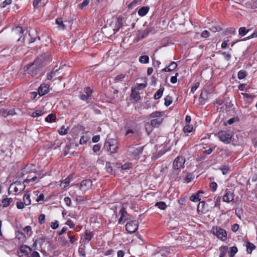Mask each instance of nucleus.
<instances>
[{"label": "nucleus", "mask_w": 257, "mask_h": 257, "mask_svg": "<svg viewBox=\"0 0 257 257\" xmlns=\"http://www.w3.org/2000/svg\"><path fill=\"white\" fill-rule=\"evenodd\" d=\"M155 206L162 210H165L167 208L166 204L162 201L156 203Z\"/></svg>", "instance_id": "obj_34"}, {"label": "nucleus", "mask_w": 257, "mask_h": 257, "mask_svg": "<svg viewBox=\"0 0 257 257\" xmlns=\"http://www.w3.org/2000/svg\"><path fill=\"white\" fill-rule=\"evenodd\" d=\"M227 249H228V248L227 246H221L219 248V251H220L219 257H224L227 252Z\"/></svg>", "instance_id": "obj_29"}, {"label": "nucleus", "mask_w": 257, "mask_h": 257, "mask_svg": "<svg viewBox=\"0 0 257 257\" xmlns=\"http://www.w3.org/2000/svg\"><path fill=\"white\" fill-rule=\"evenodd\" d=\"M163 112L157 111L153 112L147 117V118L152 119L144 124L145 131L148 135L153 132L154 128H158L161 125L163 121Z\"/></svg>", "instance_id": "obj_1"}, {"label": "nucleus", "mask_w": 257, "mask_h": 257, "mask_svg": "<svg viewBox=\"0 0 257 257\" xmlns=\"http://www.w3.org/2000/svg\"><path fill=\"white\" fill-rule=\"evenodd\" d=\"M12 0H5L0 5V7L1 8H5L7 6L10 5L12 4Z\"/></svg>", "instance_id": "obj_43"}, {"label": "nucleus", "mask_w": 257, "mask_h": 257, "mask_svg": "<svg viewBox=\"0 0 257 257\" xmlns=\"http://www.w3.org/2000/svg\"><path fill=\"white\" fill-rule=\"evenodd\" d=\"M89 139V138L87 136L83 135L80 140L79 143L81 145L85 144Z\"/></svg>", "instance_id": "obj_42"}, {"label": "nucleus", "mask_w": 257, "mask_h": 257, "mask_svg": "<svg viewBox=\"0 0 257 257\" xmlns=\"http://www.w3.org/2000/svg\"><path fill=\"white\" fill-rule=\"evenodd\" d=\"M93 237V234L91 232H86L85 233V239L88 241H89L91 240Z\"/></svg>", "instance_id": "obj_48"}, {"label": "nucleus", "mask_w": 257, "mask_h": 257, "mask_svg": "<svg viewBox=\"0 0 257 257\" xmlns=\"http://www.w3.org/2000/svg\"><path fill=\"white\" fill-rule=\"evenodd\" d=\"M39 181L38 177L37 176H35L33 177H32L30 179L27 178L25 180V182H33L35 181Z\"/></svg>", "instance_id": "obj_57"}, {"label": "nucleus", "mask_w": 257, "mask_h": 257, "mask_svg": "<svg viewBox=\"0 0 257 257\" xmlns=\"http://www.w3.org/2000/svg\"><path fill=\"white\" fill-rule=\"evenodd\" d=\"M13 199L12 198H7L4 199L2 200V204L3 207H7L9 206L10 204L12 202Z\"/></svg>", "instance_id": "obj_23"}, {"label": "nucleus", "mask_w": 257, "mask_h": 257, "mask_svg": "<svg viewBox=\"0 0 257 257\" xmlns=\"http://www.w3.org/2000/svg\"><path fill=\"white\" fill-rule=\"evenodd\" d=\"M141 1V0H134L132 3H131L128 5V8L129 9H131L134 7L136 6V5H137V4L139 2H140Z\"/></svg>", "instance_id": "obj_51"}, {"label": "nucleus", "mask_w": 257, "mask_h": 257, "mask_svg": "<svg viewBox=\"0 0 257 257\" xmlns=\"http://www.w3.org/2000/svg\"><path fill=\"white\" fill-rule=\"evenodd\" d=\"M248 32V30L245 27H241L238 30V33L240 37L244 36Z\"/></svg>", "instance_id": "obj_35"}, {"label": "nucleus", "mask_w": 257, "mask_h": 257, "mask_svg": "<svg viewBox=\"0 0 257 257\" xmlns=\"http://www.w3.org/2000/svg\"><path fill=\"white\" fill-rule=\"evenodd\" d=\"M131 167V164L130 163H125L121 166V170H126L129 169Z\"/></svg>", "instance_id": "obj_53"}, {"label": "nucleus", "mask_w": 257, "mask_h": 257, "mask_svg": "<svg viewBox=\"0 0 257 257\" xmlns=\"http://www.w3.org/2000/svg\"><path fill=\"white\" fill-rule=\"evenodd\" d=\"M84 91L86 94L88 95L90 97L91 96L92 90L90 87H85L84 89Z\"/></svg>", "instance_id": "obj_55"}, {"label": "nucleus", "mask_w": 257, "mask_h": 257, "mask_svg": "<svg viewBox=\"0 0 257 257\" xmlns=\"http://www.w3.org/2000/svg\"><path fill=\"white\" fill-rule=\"evenodd\" d=\"M64 202L68 206H70L71 204V200L69 197H66L64 198Z\"/></svg>", "instance_id": "obj_60"}, {"label": "nucleus", "mask_w": 257, "mask_h": 257, "mask_svg": "<svg viewBox=\"0 0 257 257\" xmlns=\"http://www.w3.org/2000/svg\"><path fill=\"white\" fill-rule=\"evenodd\" d=\"M149 7H143L138 11V14L141 17L145 16L149 11Z\"/></svg>", "instance_id": "obj_21"}, {"label": "nucleus", "mask_w": 257, "mask_h": 257, "mask_svg": "<svg viewBox=\"0 0 257 257\" xmlns=\"http://www.w3.org/2000/svg\"><path fill=\"white\" fill-rule=\"evenodd\" d=\"M23 230L28 235L29 233L32 231V228L30 226H27L23 229Z\"/></svg>", "instance_id": "obj_63"}, {"label": "nucleus", "mask_w": 257, "mask_h": 257, "mask_svg": "<svg viewBox=\"0 0 257 257\" xmlns=\"http://www.w3.org/2000/svg\"><path fill=\"white\" fill-rule=\"evenodd\" d=\"M237 248L236 246L230 247L229 251L228 252L229 257H233L235 254L237 252Z\"/></svg>", "instance_id": "obj_28"}, {"label": "nucleus", "mask_w": 257, "mask_h": 257, "mask_svg": "<svg viewBox=\"0 0 257 257\" xmlns=\"http://www.w3.org/2000/svg\"><path fill=\"white\" fill-rule=\"evenodd\" d=\"M20 251L22 253H24L26 254H28L31 252V249L30 247L27 245H22L20 247Z\"/></svg>", "instance_id": "obj_25"}, {"label": "nucleus", "mask_w": 257, "mask_h": 257, "mask_svg": "<svg viewBox=\"0 0 257 257\" xmlns=\"http://www.w3.org/2000/svg\"><path fill=\"white\" fill-rule=\"evenodd\" d=\"M229 42L230 40L229 39H227V40L223 41L221 44V48L223 49L226 48L227 45L229 44Z\"/></svg>", "instance_id": "obj_54"}, {"label": "nucleus", "mask_w": 257, "mask_h": 257, "mask_svg": "<svg viewBox=\"0 0 257 257\" xmlns=\"http://www.w3.org/2000/svg\"><path fill=\"white\" fill-rule=\"evenodd\" d=\"M139 61L144 64H147L149 62V58L147 55H143L139 58Z\"/></svg>", "instance_id": "obj_31"}, {"label": "nucleus", "mask_w": 257, "mask_h": 257, "mask_svg": "<svg viewBox=\"0 0 257 257\" xmlns=\"http://www.w3.org/2000/svg\"><path fill=\"white\" fill-rule=\"evenodd\" d=\"M209 187L213 192H215L216 190L217 184L216 182H212L209 184Z\"/></svg>", "instance_id": "obj_45"}, {"label": "nucleus", "mask_w": 257, "mask_h": 257, "mask_svg": "<svg viewBox=\"0 0 257 257\" xmlns=\"http://www.w3.org/2000/svg\"><path fill=\"white\" fill-rule=\"evenodd\" d=\"M0 114H2L3 116L6 117L8 115L12 114V111L11 112L10 111L8 112L7 109H1Z\"/></svg>", "instance_id": "obj_44"}, {"label": "nucleus", "mask_w": 257, "mask_h": 257, "mask_svg": "<svg viewBox=\"0 0 257 257\" xmlns=\"http://www.w3.org/2000/svg\"><path fill=\"white\" fill-rule=\"evenodd\" d=\"M199 86V82L195 83L193 85V86L192 87L191 89V91L192 93H194L195 92V91L198 88Z\"/></svg>", "instance_id": "obj_61"}, {"label": "nucleus", "mask_w": 257, "mask_h": 257, "mask_svg": "<svg viewBox=\"0 0 257 257\" xmlns=\"http://www.w3.org/2000/svg\"><path fill=\"white\" fill-rule=\"evenodd\" d=\"M247 8L253 9L257 8V0H250L245 3Z\"/></svg>", "instance_id": "obj_17"}, {"label": "nucleus", "mask_w": 257, "mask_h": 257, "mask_svg": "<svg viewBox=\"0 0 257 257\" xmlns=\"http://www.w3.org/2000/svg\"><path fill=\"white\" fill-rule=\"evenodd\" d=\"M12 33L14 37L17 38L18 37L19 38L18 39V41H20L21 38L23 36V28L21 27H16L15 28H13L12 29Z\"/></svg>", "instance_id": "obj_11"}, {"label": "nucleus", "mask_w": 257, "mask_h": 257, "mask_svg": "<svg viewBox=\"0 0 257 257\" xmlns=\"http://www.w3.org/2000/svg\"><path fill=\"white\" fill-rule=\"evenodd\" d=\"M119 214L120 215L118 219L119 224H123L125 220H127L130 219V216L124 208H122L119 210Z\"/></svg>", "instance_id": "obj_10"}, {"label": "nucleus", "mask_w": 257, "mask_h": 257, "mask_svg": "<svg viewBox=\"0 0 257 257\" xmlns=\"http://www.w3.org/2000/svg\"><path fill=\"white\" fill-rule=\"evenodd\" d=\"M209 32L206 31V30H204L203 31L201 34V36L202 37V38H206L207 37H208L209 36Z\"/></svg>", "instance_id": "obj_64"}, {"label": "nucleus", "mask_w": 257, "mask_h": 257, "mask_svg": "<svg viewBox=\"0 0 257 257\" xmlns=\"http://www.w3.org/2000/svg\"><path fill=\"white\" fill-rule=\"evenodd\" d=\"M48 0H34L33 5L34 8H37L45 6Z\"/></svg>", "instance_id": "obj_16"}, {"label": "nucleus", "mask_w": 257, "mask_h": 257, "mask_svg": "<svg viewBox=\"0 0 257 257\" xmlns=\"http://www.w3.org/2000/svg\"><path fill=\"white\" fill-rule=\"evenodd\" d=\"M24 203L26 205H29L31 204L30 196L29 194H25L23 197Z\"/></svg>", "instance_id": "obj_32"}, {"label": "nucleus", "mask_w": 257, "mask_h": 257, "mask_svg": "<svg viewBox=\"0 0 257 257\" xmlns=\"http://www.w3.org/2000/svg\"><path fill=\"white\" fill-rule=\"evenodd\" d=\"M89 3V0H83V2L79 5V8L82 9L86 7Z\"/></svg>", "instance_id": "obj_49"}, {"label": "nucleus", "mask_w": 257, "mask_h": 257, "mask_svg": "<svg viewBox=\"0 0 257 257\" xmlns=\"http://www.w3.org/2000/svg\"><path fill=\"white\" fill-rule=\"evenodd\" d=\"M56 24L58 25V29L60 30H64L66 25L64 24L61 18H58L56 20Z\"/></svg>", "instance_id": "obj_18"}, {"label": "nucleus", "mask_w": 257, "mask_h": 257, "mask_svg": "<svg viewBox=\"0 0 257 257\" xmlns=\"http://www.w3.org/2000/svg\"><path fill=\"white\" fill-rule=\"evenodd\" d=\"M183 130L185 133H191L193 131V127L188 124H186V125L184 126Z\"/></svg>", "instance_id": "obj_47"}, {"label": "nucleus", "mask_w": 257, "mask_h": 257, "mask_svg": "<svg viewBox=\"0 0 257 257\" xmlns=\"http://www.w3.org/2000/svg\"><path fill=\"white\" fill-rule=\"evenodd\" d=\"M172 102V98L169 95H167L165 98V105L167 106H169Z\"/></svg>", "instance_id": "obj_38"}, {"label": "nucleus", "mask_w": 257, "mask_h": 257, "mask_svg": "<svg viewBox=\"0 0 257 257\" xmlns=\"http://www.w3.org/2000/svg\"><path fill=\"white\" fill-rule=\"evenodd\" d=\"M185 162V159L182 157H178L174 161L173 167L175 170L181 168Z\"/></svg>", "instance_id": "obj_7"}, {"label": "nucleus", "mask_w": 257, "mask_h": 257, "mask_svg": "<svg viewBox=\"0 0 257 257\" xmlns=\"http://www.w3.org/2000/svg\"><path fill=\"white\" fill-rule=\"evenodd\" d=\"M223 201L226 203H230L234 200V193L233 191L226 189L225 194L222 197Z\"/></svg>", "instance_id": "obj_9"}, {"label": "nucleus", "mask_w": 257, "mask_h": 257, "mask_svg": "<svg viewBox=\"0 0 257 257\" xmlns=\"http://www.w3.org/2000/svg\"><path fill=\"white\" fill-rule=\"evenodd\" d=\"M50 226L52 228L55 229L59 226L58 221H55L51 223Z\"/></svg>", "instance_id": "obj_56"}, {"label": "nucleus", "mask_w": 257, "mask_h": 257, "mask_svg": "<svg viewBox=\"0 0 257 257\" xmlns=\"http://www.w3.org/2000/svg\"><path fill=\"white\" fill-rule=\"evenodd\" d=\"M44 114V112L41 110H36L35 111L33 112L31 116L35 118L37 117L40 116H42Z\"/></svg>", "instance_id": "obj_33"}, {"label": "nucleus", "mask_w": 257, "mask_h": 257, "mask_svg": "<svg viewBox=\"0 0 257 257\" xmlns=\"http://www.w3.org/2000/svg\"><path fill=\"white\" fill-rule=\"evenodd\" d=\"M235 118H231L228 119L226 122L224 123V125L227 126V125H230L232 124L235 122Z\"/></svg>", "instance_id": "obj_58"}, {"label": "nucleus", "mask_w": 257, "mask_h": 257, "mask_svg": "<svg viewBox=\"0 0 257 257\" xmlns=\"http://www.w3.org/2000/svg\"><path fill=\"white\" fill-rule=\"evenodd\" d=\"M70 149V146L69 145H67L63 150V155L64 156H66L68 154L69 151Z\"/></svg>", "instance_id": "obj_52"}, {"label": "nucleus", "mask_w": 257, "mask_h": 257, "mask_svg": "<svg viewBox=\"0 0 257 257\" xmlns=\"http://www.w3.org/2000/svg\"><path fill=\"white\" fill-rule=\"evenodd\" d=\"M223 175H225L228 173L229 170V167L227 165H223L222 166L220 169Z\"/></svg>", "instance_id": "obj_40"}, {"label": "nucleus", "mask_w": 257, "mask_h": 257, "mask_svg": "<svg viewBox=\"0 0 257 257\" xmlns=\"http://www.w3.org/2000/svg\"><path fill=\"white\" fill-rule=\"evenodd\" d=\"M68 130L65 126H62L59 131V134L61 135H64L67 133Z\"/></svg>", "instance_id": "obj_46"}, {"label": "nucleus", "mask_w": 257, "mask_h": 257, "mask_svg": "<svg viewBox=\"0 0 257 257\" xmlns=\"http://www.w3.org/2000/svg\"><path fill=\"white\" fill-rule=\"evenodd\" d=\"M45 216L44 214H41L39 217V222L40 223L42 224L45 222Z\"/></svg>", "instance_id": "obj_62"}, {"label": "nucleus", "mask_w": 257, "mask_h": 257, "mask_svg": "<svg viewBox=\"0 0 257 257\" xmlns=\"http://www.w3.org/2000/svg\"><path fill=\"white\" fill-rule=\"evenodd\" d=\"M56 119V115L55 114L51 113L49 114L46 118L45 120L48 122H52L55 121Z\"/></svg>", "instance_id": "obj_24"}, {"label": "nucleus", "mask_w": 257, "mask_h": 257, "mask_svg": "<svg viewBox=\"0 0 257 257\" xmlns=\"http://www.w3.org/2000/svg\"><path fill=\"white\" fill-rule=\"evenodd\" d=\"M65 224L69 226L70 228H74V226H75V224L70 219L67 220V221L65 223Z\"/></svg>", "instance_id": "obj_59"}, {"label": "nucleus", "mask_w": 257, "mask_h": 257, "mask_svg": "<svg viewBox=\"0 0 257 257\" xmlns=\"http://www.w3.org/2000/svg\"><path fill=\"white\" fill-rule=\"evenodd\" d=\"M129 152L132 154L135 159H139L140 155L143 152V148L141 147L130 148Z\"/></svg>", "instance_id": "obj_8"}, {"label": "nucleus", "mask_w": 257, "mask_h": 257, "mask_svg": "<svg viewBox=\"0 0 257 257\" xmlns=\"http://www.w3.org/2000/svg\"><path fill=\"white\" fill-rule=\"evenodd\" d=\"M149 34V31H144L142 33H140L139 36L141 39H144L148 36Z\"/></svg>", "instance_id": "obj_50"}, {"label": "nucleus", "mask_w": 257, "mask_h": 257, "mask_svg": "<svg viewBox=\"0 0 257 257\" xmlns=\"http://www.w3.org/2000/svg\"><path fill=\"white\" fill-rule=\"evenodd\" d=\"M40 96H43L49 92V86L47 84H41L38 90Z\"/></svg>", "instance_id": "obj_12"}, {"label": "nucleus", "mask_w": 257, "mask_h": 257, "mask_svg": "<svg viewBox=\"0 0 257 257\" xmlns=\"http://www.w3.org/2000/svg\"><path fill=\"white\" fill-rule=\"evenodd\" d=\"M246 251L248 253L251 254L252 251L255 248V245L249 242H247L246 244Z\"/></svg>", "instance_id": "obj_22"}, {"label": "nucleus", "mask_w": 257, "mask_h": 257, "mask_svg": "<svg viewBox=\"0 0 257 257\" xmlns=\"http://www.w3.org/2000/svg\"><path fill=\"white\" fill-rule=\"evenodd\" d=\"M44 60L43 57L38 58L33 63L25 67L24 71L32 76H35L41 69Z\"/></svg>", "instance_id": "obj_2"}, {"label": "nucleus", "mask_w": 257, "mask_h": 257, "mask_svg": "<svg viewBox=\"0 0 257 257\" xmlns=\"http://www.w3.org/2000/svg\"><path fill=\"white\" fill-rule=\"evenodd\" d=\"M92 182L91 180H84L81 182L79 185V189L82 192H85L92 187Z\"/></svg>", "instance_id": "obj_6"}, {"label": "nucleus", "mask_w": 257, "mask_h": 257, "mask_svg": "<svg viewBox=\"0 0 257 257\" xmlns=\"http://www.w3.org/2000/svg\"><path fill=\"white\" fill-rule=\"evenodd\" d=\"M232 135L228 131H221L218 133V137L220 141L228 144L231 142Z\"/></svg>", "instance_id": "obj_3"}, {"label": "nucleus", "mask_w": 257, "mask_h": 257, "mask_svg": "<svg viewBox=\"0 0 257 257\" xmlns=\"http://www.w3.org/2000/svg\"><path fill=\"white\" fill-rule=\"evenodd\" d=\"M208 94L209 93L207 91H202L200 94L199 98L203 100H207L208 99Z\"/></svg>", "instance_id": "obj_39"}, {"label": "nucleus", "mask_w": 257, "mask_h": 257, "mask_svg": "<svg viewBox=\"0 0 257 257\" xmlns=\"http://www.w3.org/2000/svg\"><path fill=\"white\" fill-rule=\"evenodd\" d=\"M71 178L70 177H68L65 179L63 180L61 183V187L62 188H65L66 187H67L70 182Z\"/></svg>", "instance_id": "obj_26"}, {"label": "nucleus", "mask_w": 257, "mask_h": 257, "mask_svg": "<svg viewBox=\"0 0 257 257\" xmlns=\"http://www.w3.org/2000/svg\"><path fill=\"white\" fill-rule=\"evenodd\" d=\"M211 232L217 237L222 241H225L227 238V233L226 231L219 227H213Z\"/></svg>", "instance_id": "obj_4"}, {"label": "nucleus", "mask_w": 257, "mask_h": 257, "mask_svg": "<svg viewBox=\"0 0 257 257\" xmlns=\"http://www.w3.org/2000/svg\"><path fill=\"white\" fill-rule=\"evenodd\" d=\"M10 188L13 189L16 193H19L23 190V185L21 183L17 182L11 184Z\"/></svg>", "instance_id": "obj_13"}, {"label": "nucleus", "mask_w": 257, "mask_h": 257, "mask_svg": "<svg viewBox=\"0 0 257 257\" xmlns=\"http://www.w3.org/2000/svg\"><path fill=\"white\" fill-rule=\"evenodd\" d=\"M190 199L193 202H198L200 200V199L199 197L198 193L192 194L191 196Z\"/></svg>", "instance_id": "obj_37"}, {"label": "nucleus", "mask_w": 257, "mask_h": 257, "mask_svg": "<svg viewBox=\"0 0 257 257\" xmlns=\"http://www.w3.org/2000/svg\"><path fill=\"white\" fill-rule=\"evenodd\" d=\"M177 67V64L175 62H172L168 67L163 69L165 72H170L175 69Z\"/></svg>", "instance_id": "obj_19"}, {"label": "nucleus", "mask_w": 257, "mask_h": 257, "mask_svg": "<svg viewBox=\"0 0 257 257\" xmlns=\"http://www.w3.org/2000/svg\"><path fill=\"white\" fill-rule=\"evenodd\" d=\"M139 222L137 220L127 222L125 225V229L129 233L135 232L138 229Z\"/></svg>", "instance_id": "obj_5"}, {"label": "nucleus", "mask_w": 257, "mask_h": 257, "mask_svg": "<svg viewBox=\"0 0 257 257\" xmlns=\"http://www.w3.org/2000/svg\"><path fill=\"white\" fill-rule=\"evenodd\" d=\"M125 77V75L123 74H120L117 75L114 79V83H119L121 82Z\"/></svg>", "instance_id": "obj_30"}, {"label": "nucleus", "mask_w": 257, "mask_h": 257, "mask_svg": "<svg viewBox=\"0 0 257 257\" xmlns=\"http://www.w3.org/2000/svg\"><path fill=\"white\" fill-rule=\"evenodd\" d=\"M164 90V88H160L155 94L154 98L155 99H158L160 98L163 95Z\"/></svg>", "instance_id": "obj_27"}, {"label": "nucleus", "mask_w": 257, "mask_h": 257, "mask_svg": "<svg viewBox=\"0 0 257 257\" xmlns=\"http://www.w3.org/2000/svg\"><path fill=\"white\" fill-rule=\"evenodd\" d=\"M59 70L54 69L50 73L47 74V78L48 80L53 81L56 79L59 75Z\"/></svg>", "instance_id": "obj_14"}, {"label": "nucleus", "mask_w": 257, "mask_h": 257, "mask_svg": "<svg viewBox=\"0 0 257 257\" xmlns=\"http://www.w3.org/2000/svg\"><path fill=\"white\" fill-rule=\"evenodd\" d=\"M123 24V19L121 17H118L116 18L115 24V27L113 29V31L114 33H116L119 31L120 28L122 27Z\"/></svg>", "instance_id": "obj_15"}, {"label": "nucleus", "mask_w": 257, "mask_h": 257, "mask_svg": "<svg viewBox=\"0 0 257 257\" xmlns=\"http://www.w3.org/2000/svg\"><path fill=\"white\" fill-rule=\"evenodd\" d=\"M131 97L135 101H138L141 98L139 93L136 91L135 88L132 89Z\"/></svg>", "instance_id": "obj_20"}, {"label": "nucleus", "mask_w": 257, "mask_h": 257, "mask_svg": "<svg viewBox=\"0 0 257 257\" xmlns=\"http://www.w3.org/2000/svg\"><path fill=\"white\" fill-rule=\"evenodd\" d=\"M194 178L193 174L191 173H188L186 178H185V182L188 183L191 182Z\"/></svg>", "instance_id": "obj_41"}, {"label": "nucleus", "mask_w": 257, "mask_h": 257, "mask_svg": "<svg viewBox=\"0 0 257 257\" xmlns=\"http://www.w3.org/2000/svg\"><path fill=\"white\" fill-rule=\"evenodd\" d=\"M247 75V73L244 70H240L237 74V77L239 79H244Z\"/></svg>", "instance_id": "obj_36"}]
</instances>
